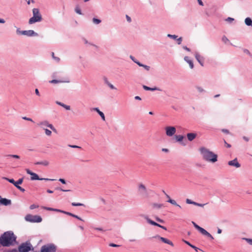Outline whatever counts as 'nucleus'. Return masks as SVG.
Returning <instances> with one entry per match:
<instances>
[{
    "instance_id": "obj_32",
    "label": "nucleus",
    "mask_w": 252,
    "mask_h": 252,
    "mask_svg": "<svg viewBox=\"0 0 252 252\" xmlns=\"http://www.w3.org/2000/svg\"><path fill=\"white\" fill-rule=\"evenodd\" d=\"M45 130V134L48 136H50L51 135L52 132L51 130L47 129V128H44Z\"/></svg>"
},
{
    "instance_id": "obj_51",
    "label": "nucleus",
    "mask_w": 252,
    "mask_h": 252,
    "mask_svg": "<svg viewBox=\"0 0 252 252\" xmlns=\"http://www.w3.org/2000/svg\"><path fill=\"white\" fill-rule=\"evenodd\" d=\"M73 217L75 218H76V219H78V220H80L83 221V220L80 217H79V216H77L76 215L74 214Z\"/></svg>"
},
{
    "instance_id": "obj_52",
    "label": "nucleus",
    "mask_w": 252,
    "mask_h": 252,
    "mask_svg": "<svg viewBox=\"0 0 252 252\" xmlns=\"http://www.w3.org/2000/svg\"><path fill=\"white\" fill-rule=\"evenodd\" d=\"M183 48L184 49H185V50H186V51H188V52H190V49H189V48L188 47H187V46H183Z\"/></svg>"
},
{
    "instance_id": "obj_6",
    "label": "nucleus",
    "mask_w": 252,
    "mask_h": 252,
    "mask_svg": "<svg viewBox=\"0 0 252 252\" xmlns=\"http://www.w3.org/2000/svg\"><path fill=\"white\" fill-rule=\"evenodd\" d=\"M26 220L30 222H40L42 221V218L38 216H32L31 215H27Z\"/></svg>"
},
{
    "instance_id": "obj_46",
    "label": "nucleus",
    "mask_w": 252,
    "mask_h": 252,
    "mask_svg": "<svg viewBox=\"0 0 252 252\" xmlns=\"http://www.w3.org/2000/svg\"><path fill=\"white\" fill-rule=\"evenodd\" d=\"M234 20V19L232 18H231V17H228L226 19V21H227V22H231L232 21H233Z\"/></svg>"
},
{
    "instance_id": "obj_5",
    "label": "nucleus",
    "mask_w": 252,
    "mask_h": 252,
    "mask_svg": "<svg viewBox=\"0 0 252 252\" xmlns=\"http://www.w3.org/2000/svg\"><path fill=\"white\" fill-rule=\"evenodd\" d=\"M26 172H27V173L28 174H30V175H31V179L32 180H50V181H54V180H55L54 179H48V178H44V179H43V178H39L38 176V175L37 174L32 172L31 171H30L28 169H26Z\"/></svg>"
},
{
    "instance_id": "obj_42",
    "label": "nucleus",
    "mask_w": 252,
    "mask_h": 252,
    "mask_svg": "<svg viewBox=\"0 0 252 252\" xmlns=\"http://www.w3.org/2000/svg\"><path fill=\"white\" fill-rule=\"evenodd\" d=\"M62 107H63V108H64L66 110H69L70 109V106L69 105H65V104H63V105H62Z\"/></svg>"
},
{
    "instance_id": "obj_21",
    "label": "nucleus",
    "mask_w": 252,
    "mask_h": 252,
    "mask_svg": "<svg viewBox=\"0 0 252 252\" xmlns=\"http://www.w3.org/2000/svg\"><path fill=\"white\" fill-rule=\"evenodd\" d=\"M175 137L176 140L178 142L182 141L184 139V136L181 135H175Z\"/></svg>"
},
{
    "instance_id": "obj_36",
    "label": "nucleus",
    "mask_w": 252,
    "mask_h": 252,
    "mask_svg": "<svg viewBox=\"0 0 252 252\" xmlns=\"http://www.w3.org/2000/svg\"><path fill=\"white\" fill-rule=\"evenodd\" d=\"M98 114L100 115V116L101 117L103 121L105 120V118L104 114V113L102 112H101V111L99 112Z\"/></svg>"
},
{
    "instance_id": "obj_10",
    "label": "nucleus",
    "mask_w": 252,
    "mask_h": 252,
    "mask_svg": "<svg viewBox=\"0 0 252 252\" xmlns=\"http://www.w3.org/2000/svg\"><path fill=\"white\" fill-rule=\"evenodd\" d=\"M24 35L27 36L28 37L38 36V34L35 32L33 30H30L24 31Z\"/></svg>"
},
{
    "instance_id": "obj_15",
    "label": "nucleus",
    "mask_w": 252,
    "mask_h": 252,
    "mask_svg": "<svg viewBox=\"0 0 252 252\" xmlns=\"http://www.w3.org/2000/svg\"><path fill=\"white\" fill-rule=\"evenodd\" d=\"M188 140L190 141H192L196 137V134L194 133H189L187 135Z\"/></svg>"
},
{
    "instance_id": "obj_41",
    "label": "nucleus",
    "mask_w": 252,
    "mask_h": 252,
    "mask_svg": "<svg viewBox=\"0 0 252 252\" xmlns=\"http://www.w3.org/2000/svg\"><path fill=\"white\" fill-rule=\"evenodd\" d=\"M24 180V178H22L19 179L15 183L19 184V185L22 184Z\"/></svg>"
},
{
    "instance_id": "obj_57",
    "label": "nucleus",
    "mask_w": 252,
    "mask_h": 252,
    "mask_svg": "<svg viewBox=\"0 0 252 252\" xmlns=\"http://www.w3.org/2000/svg\"><path fill=\"white\" fill-rule=\"evenodd\" d=\"M183 241L186 244H187L188 245H189V246H190V247L192 246V244H191L189 242L187 241H186V240H183Z\"/></svg>"
},
{
    "instance_id": "obj_25",
    "label": "nucleus",
    "mask_w": 252,
    "mask_h": 252,
    "mask_svg": "<svg viewBox=\"0 0 252 252\" xmlns=\"http://www.w3.org/2000/svg\"><path fill=\"white\" fill-rule=\"evenodd\" d=\"M143 88L145 90H147V91H155V90H158V89L157 88H150V87H147L146 86H143Z\"/></svg>"
},
{
    "instance_id": "obj_55",
    "label": "nucleus",
    "mask_w": 252,
    "mask_h": 252,
    "mask_svg": "<svg viewBox=\"0 0 252 252\" xmlns=\"http://www.w3.org/2000/svg\"><path fill=\"white\" fill-rule=\"evenodd\" d=\"M43 208L45 210H49V211H53V210H54V209L53 208H49V207H43Z\"/></svg>"
},
{
    "instance_id": "obj_44",
    "label": "nucleus",
    "mask_w": 252,
    "mask_h": 252,
    "mask_svg": "<svg viewBox=\"0 0 252 252\" xmlns=\"http://www.w3.org/2000/svg\"><path fill=\"white\" fill-rule=\"evenodd\" d=\"M63 213L65 214H66V215H68V216H71V217H73V215H74V214H72V213H70V212H65V211H63Z\"/></svg>"
},
{
    "instance_id": "obj_14",
    "label": "nucleus",
    "mask_w": 252,
    "mask_h": 252,
    "mask_svg": "<svg viewBox=\"0 0 252 252\" xmlns=\"http://www.w3.org/2000/svg\"><path fill=\"white\" fill-rule=\"evenodd\" d=\"M11 200L7 199L6 198H0V203L3 204L5 206H7L11 204Z\"/></svg>"
},
{
    "instance_id": "obj_37",
    "label": "nucleus",
    "mask_w": 252,
    "mask_h": 252,
    "mask_svg": "<svg viewBox=\"0 0 252 252\" xmlns=\"http://www.w3.org/2000/svg\"><path fill=\"white\" fill-rule=\"evenodd\" d=\"M39 206L35 204H32L30 206V208L31 210L38 208Z\"/></svg>"
},
{
    "instance_id": "obj_20",
    "label": "nucleus",
    "mask_w": 252,
    "mask_h": 252,
    "mask_svg": "<svg viewBox=\"0 0 252 252\" xmlns=\"http://www.w3.org/2000/svg\"><path fill=\"white\" fill-rule=\"evenodd\" d=\"M168 202L170 203L171 204H173V205H174L175 206H177L178 207H179V208H181V206L179 205V204H178L176 201L174 200H173V199H169L168 201Z\"/></svg>"
},
{
    "instance_id": "obj_63",
    "label": "nucleus",
    "mask_w": 252,
    "mask_h": 252,
    "mask_svg": "<svg viewBox=\"0 0 252 252\" xmlns=\"http://www.w3.org/2000/svg\"><path fill=\"white\" fill-rule=\"evenodd\" d=\"M93 110L97 112L98 114L99 113V112H100L98 108H94Z\"/></svg>"
},
{
    "instance_id": "obj_19",
    "label": "nucleus",
    "mask_w": 252,
    "mask_h": 252,
    "mask_svg": "<svg viewBox=\"0 0 252 252\" xmlns=\"http://www.w3.org/2000/svg\"><path fill=\"white\" fill-rule=\"evenodd\" d=\"M93 22L95 25H98L99 24L101 21V20L96 18H93L92 19Z\"/></svg>"
},
{
    "instance_id": "obj_58",
    "label": "nucleus",
    "mask_w": 252,
    "mask_h": 252,
    "mask_svg": "<svg viewBox=\"0 0 252 252\" xmlns=\"http://www.w3.org/2000/svg\"><path fill=\"white\" fill-rule=\"evenodd\" d=\"M54 59L55 62H59L60 61V59L58 57H55L54 58Z\"/></svg>"
},
{
    "instance_id": "obj_16",
    "label": "nucleus",
    "mask_w": 252,
    "mask_h": 252,
    "mask_svg": "<svg viewBox=\"0 0 252 252\" xmlns=\"http://www.w3.org/2000/svg\"><path fill=\"white\" fill-rule=\"evenodd\" d=\"M195 56L196 60L198 61L199 63H201L202 62H204L205 61L204 57L201 56L198 53H196Z\"/></svg>"
},
{
    "instance_id": "obj_17",
    "label": "nucleus",
    "mask_w": 252,
    "mask_h": 252,
    "mask_svg": "<svg viewBox=\"0 0 252 252\" xmlns=\"http://www.w3.org/2000/svg\"><path fill=\"white\" fill-rule=\"evenodd\" d=\"M245 23L247 26L252 27V19L251 18H246L245 20Z\"/></svg>"
},
{
    "instance_id": "obj_12",
    "label": "nucleus",
    "mask_w": 252,
    "mask_h": 252,
    "mask_svg": "<svg viewBox=\"0 0 252 252\" xmlns=\"http://www.w3.org/2000/svg\"><path fill=\"white\" fill-rule=\"evenodd\" d=\"M155 237L158 238L162 242H163L164 243L167 244H168V245H170V246H171L172 247L174 246L173 243L171 241H170L169 240H168V239H167L166 238L160 237V236H158V235L156 236Z\"/></svg>"
},
{
    "instance_id": "obj_1",
    "label": "nucleus",
    "mask_w": 252,
    "mask_h": 252,
    "mask_svg": "<svg viewBox=\"0 0 252 252\" xmlns=\"http://www.w3.org/2000/svg\"><path fill=\"white\" fill-rule=\"evenodd\" d=\"M16 237L11 231H7L0 237V243L3 246H9L16 241Z\"/></svg>"
},
{
    "instance_id": "obj_59",
    "label": "nucleus",
    "mask_w": 252,
    "mask_h": 252,
    "mask_svg": "<svg viewBox=\"0 0 252 252\" xmlns=\"http://www.w3.org/2000/svg\"><path fill=\"white\" fill-rule=\"evenodd\" d=\"M156 220H157L158 221V222H159L163 223V222H164V221H163V220H161V219H159V218H158V217H157V218H156Z\"/></svg>"
},
{
    "instance_id": "obj_49",
    "label": "nucleus",
    "mask_w": 252,
    "mask_h": 252,
    "mask_svg": "<svg viewBox=\"0 0 252 252\" xmlns=\"http://www.w3.org/2000/svg\"><path fill=\"white\" fill-rule=\"evenodd\" d=\"M68 146L70 147L71 148H79V149L81 148L80 147H79L78 146H76V145H69Z\"/></svg>"
},
{
    "instance_id": "obj_34",
    "label": "nucleus",
    "mask_w": 252,
    "mask_h": 252,
    "mask_svg": "<svg viewBox=\"0 0 252 252\" xmlns=\"http://www.w3.org/2000/svg\"><path fill=\"white\" fill-rule=\"evenodd\" d=\"M177 41V43L178 45H180L183 41V38L182 37H180L179 38H177L176 39Z\"/></svg>"
},
{
    "instance_id": "obj_47",
    "label": "nucleus",
    "mask_w": 252,
    "mask_h": 252,
    "mask_svg": "<svg viewBox=\"0 0 252 252\" xmlns=\"http://www.w3.org/2000/svg\"><path fill=\"white\" fill-rule=\"evenodd\" d=\"M192 224H193L194 227L195 228H196L197 230H198V229L200 228V226H199V225H198L197 224H196L194 222L192 221Z\"/></svg>"
},
{
    "instance_id": "obj_33",
    "label": "nucleus",
    "mask_w": 252,
    "mask_h": 252,
    "mask_svg": "<svg viewBox=\"0 0 252 252\" xmlns=\"http://www.w3.org/2000/svg\"><path fill=\"white\" fill-rule=\"evenodd\" d=\"M71 205L73 206H84V204L81 203H75L72 202L71 203Z\"/></svg>"
},
{
    "instance_id": "obj_18",
    "label": "nucleus",
    "mask_w": 252,
    "mask_h": 252,
    "mask_svg": "<svg viewBox=\"0 0 252 252\" xmlns=\"http://www.w3.org/2000/svg\"><path fill=\"white\" fill-rule=\"evenodd\" d=\"M49 164V162L47 160H44L40 162H37L35 163V164L36 165H43L44 166H48Z\"/></svg>"
},
{
    "instance_id": "obj_31",
    "label": "nucleus",
    "mask_w": 252,
    "mask_h": 252,
    "mask_svg": "<svg viewBox=\"0 0 252 252\" xmlns=\"http://www.w3.org/2000/svg\"><path fill=\"white\" fill-rule=\"evenodd\" d=\"M221 40L222 41L225 43H226L227 42L229 41V40L226 37V36L225 35H223L222 37V38H221Z\"/></svg>"
},
{
    "instance_id": "obj_61",
    "label": "nucleus",
    "mask_w": 252,
    "mask_h": 252,
    "mask_svg": "<svg viewBox=\"0 0 252 252\" xmlns=\"http://www.w3.org/2000/svg\"><path fill=\"white\" fill-rule=\"evenodd\" d=\"M191 247L193 248L194 250H195L196 252H197L198 250H199V248H197L194 245H192Z\"/></svg>"
},
{
    "instance_id": "obj_35",
    "label": "nucleus",
    "mask_w": 252,
    "mask_h": 252,
    "mask_svg": "<svg viewBox=\"0 0 252 252\" xmlns=\"http://www.w3.org/2000/svg\"><path fill=\"white\" fill-rule=\"evenodd\" d=\"M243 239L246 240L250 245H252V239L244 238Z\"/></svg>"
},
{
    "instance_id": "obj_39",
    "label": "nucleus",
    "mask_w": 252,
    "mask_h": 252,
    "mask_svg": "<svg viewBox=\"0 0 252 252\" xmlns=\"http://www.w3.org/2000/svg\"><path fill=\"white\" fill-rule=\"evenodd\" d=\"M206 204H207V203H206V204H200V203H197V202H195L194 203V205L197 206H199V207H203Z\"/></svg>"
},
{
    "instance_id": "obj_62",
    "label": "nucleus",
    "mask_w": 252,
    "mask_h": 252,
    "mask_svg": "<svg viewBox=\"0 0 252 252\" xmlns=\"http://www.w3.org/2000/svg\"><path fill=\"white\" fill-rule=\"evenodd\" d=\"M221 130L224 133H227V134L229 133V131L227 129H222Z\"/></svg>"
},
{
    "instance_id": "obj_8",
    "label": "nucleus",
    "mask_w": 252,
    "mask_h": 252,
    "mask_svg": "<svg viewBox=\"0 0 252 252\" xmlns=\"http://www.w3.org/2000/svg\"><path fill=\"white\" fill-rule=\"evenodd\" d=\"M37 125L38 126H40L43 129L44 128L45 126H47L51 128L53 131H57L56 128L54 127V126L52 124H49V123L46 121L40 122Z\"/></svg>"
},
{
    "instance_id": "obj_4",
    "label": "nucleus",
    "mask_w": 252,
    "mask_h": 252,
    "mask_svg": "<svg viewBox=\"0 0 252 252\" xmlns=\"http://www.w3.org/2000/svg\"><path fill=\"white\" fill-rule=\"evenodd\" d=\"M56 246L50 244L43 246L41 248L40 252H56Z\"/></svg>"
},
{
    "instance_id": "obj_50",
    "label": "nucleus",
    "mask_w": 252,
    "mask_h": 252,
    "mask_svg": "<svg viewBox=\"0 0 252 252\" xmlns=\"http://www.w3.org/2000/svg\"><path fill=\"white\" fill-rule=\"evenodd\" d=\"M185 60L188 63H192L191 61H189V60L188 57H185L184 58Z\"/></svg>"
},
{
    "instance_id": "obj_9",
    "label": "nucleus",
    "mask_w": 252,
    "mask_h": 252,
    "mask_svg": "<svg viewBox=\"0 0 252 252\" xmlns=\"http://www.w3.org/2000/svg\"><path fill=\"white\" fill-rule=\"evenodd\" d=\"M166 134L168 136H172L176 131V128L174 126H169L165 128Z\"/></svg>"
},
{
    "instance_id": "obj_29",
    "label": "nucleus",
    "mask_w": 252,
    "mask_h": 252,
    "mask_svg": "<svg viewBox=\"0 0 252 252\" xmlns=\"http://www.w3.org/2000/svg\"><path fill=\"white\" fill-rule=\"evenodd\" d=\"M75 12H76L77 14H79V15H82V12H81V10L80 8L79 7H78V6L76 7V8H75Z\"/></svg>"
},
{
    "instance_id": "obj_26",
    "label": "nucleus",
    "mask_w": 252,
    "mask_h": 252,
    "mask_svg": "<svg viewBox=\"0 0 252 252\" xmlns=\"http://www.w3.org/2000/svg\"><path fill=\"white\" fill-rule=\"evenodd\" d=\"M167 36L168 37H169L174 40L176 39L178 37V36L175 34H168Z\"/></svg>"
},
{
    "instance_id": "obj_30",
    "label": "nucleus",
    "mask_w": 252,
    "mask_h": 252,
    "mask_svg": "<svg viewBox=\"0 0 252 252\" xmlns=\"http://www.w3.org/2000/svg\"><path fill=\"white\" fill-rule=\"evenodd\" d=\"M139 66L143 67V68L146 70H149L150 69V66L145 65L144 64H138Z\"/></svg>"
},
{
    "instance_id": "obj_43",
    "label": "nucleus",
    "mask_w": 252,
    "mask_h": 252,
    "mask_svg": "<svg viewBox=\"0 0 252 252\" xmlns=\"http://www.w3.org/2000/svg\"><path fill=\"white\" fill-rule=\"evenodd\" d=\"M107 85L109 86V87L111 89H113V90H116V88L112 85L111 84V83L108 82L107 83Z\"/></svg>"
},
{
    "instance_id": "obj_22",
    "label": "nucleus",
    "mask_w": 252,
    "mask_h": 252,
    "mask_svg": "<svg viewBox=\"0 0 252 252\" xmlns=\"http://www.w3.org/2000/svg\"><path fill=\"white\" fill-rule=\"evenodd\" d=\"M198 230L199 231L204 235H206V234H207L208 232L201 227H200Z\"/></svg>"
},
{
    "instance_id": "obj_64",
    "label": "nucleus",
    "mask_w": 252,
    "mask_h": 252,
    "mask_svg": "<svg viewBox=\"0 0 252 252\" xmlns=\"http://www.w3.org/2000/svg\"><path fill=\"white\" fill-rule=\"evenodd\" d=\"M224 143L227 148L231 147V145L229 144H228L225 140H224Z\"/></svg>"
},
{
    "instance_id": "obj_53",
    "label": "nucleus",
    "mask_w": 252,
    "mask_h": 252,
    "mask_svg": "<svg viewBox=\"0 0 252 252\" xmlns=\"http://www.w3.org/2000/svg\"><path fill=\"white\" fill-rule=\"evenodd\" d=\"M8 156L12 157L13 158H20L19 156L16 155H8Z\"/></svg>"
},
{
    "instance_id": "obj_11",
    "label": "nucleus",
    "mask_w": 252,
    "mask_h": 252,
    "mask_svg": "<svg viewBox=\"0 0 252 252\" xmlns=\"http://www.w3.org/2000/svg\"><path fill=\"white\" fill-rule=\"evenodd\" d=\"M145 219H146L147 222L148 223H149L150 224H151L152 225H155V226H157L158 227H159L163 229L164 230H166V228L165 226H162V225L158 224V223H157V222H155L154 221L151 220V219H150L148 217H145Z\"/></svg>"
},
{
    "instance_id": "obj_60",
    "label": "nucleus",
    "mask_w": 252,
    "mask_h": 252,
    "mask_svg": "<svg viewBox=\"0 0 252 252\" xmlns=\"http://www.w3.org/2000/svg\"><path fill=\"white\" fill-rule=\"evenodd\" d=\"M59 181L63 184H66L65 181L63 179H60Z\"/></svg>"
},
{
    "instance_id": "obj_56",
    "label": "nucleus",
    "mask_w": 252,
    "mask_h": 252,
    "mask_svg": "<svg viewBox=\"0 0 252 252\" xmlns=\"http://www.w3.org/2000/svg\"><path fill=\"white\" fill-rule=\"evenodd\" d=\"M126 19L127 22H131V19L129 16H128V15H126Z\"/></svg>"
},
{
    "instance_id": "obj_40",
    "label": "nucleus",
    "mask_w": 252,
    "mask_h": 252,
    "mask_svg": "<svg viewBox=\"0 0 252 252\" xmlns=\"http://www.w3.org/2000/svg\"><path fill=\"white\" fill-rule=\"evenodd\" d=\"M130 58L132 60V61L134 63H140V62H138L136 61V60L135 59V58L132 56H130Z\"/></svg>"
},
{
    "instance_id": "obj_24",
    "label": "nucleus",
    "mask_w": 252,
    "mask_h": 252,
    "mask_svg": "<svg viewBox=\"0 0 252 252\" xmlns=\"http://www.w3.org/2000/svg\"><path fill=\"white\" fill-rule=\"evenodd\" d=\"M16 33L18 35H23L24 34V31H21L20 30V29L19 28H17L16 29Z\"/></svg>"
},
{
    "instance_id": "obj_48",
    "label": "nucleus",
    "mask_w": 252,
    "mask_h": 252,
    "mask_svg": "<svg viewBox=\"0 0 252 252\" xmlns=\"http://www.w3.org/2000/svg\"><path fill=\"white\" fill-rule=\"evenodd\" d=\"M17 188L19 189L20 191L22 192H24L25 191V189L19 186L18 187H17Z\"/></svg>"
},
{
    "instance_id": "obj_28",
    "label": "nucleus",
    "mask_w": 252,
    "mask_h": 252,
    "mask_svg": "<svg viewBox=\"0 0 252 252\" xmlns=\"http://www.w3.org/2000/svg\"><path fill=\"white\" fill-rule=\"evenodd\" d=\"M3 179L8 181L10 183H12L13 184H14V183H16V182L13 179H8V178H6V177H3Z\"/></svg>"
},
{
    "instance_id": "obj_54",
    "label": "nucleus",
    "mask_w": 252,
    "mask_h": 252,
    "mask_svg": "<svg viewBox=\"0 0 252 252\" xmlns=\"http://www.w3.org/2000/svg\"><path fill=\"white\" fill-rule=\"evenodd\" d=\"M207 236L210 238L212 240L214 239V237L212 236L211 234H210L209 232L207 233V234H206Z\"/></svg>"
},
{
    "instance_id": "obj_7",
    "label": "nucleus",
    "mask_w": 252,
    "mask_h": 252,
    "mask_svg": "<svg viewBox=\"0 0 252 252\" xmlns=\"http://www.w3.org/2000/svg\"><path fill=\"white\" fill-rule=\"evenodd\" d=\"M32 246L30 243L22 244L19 247L20 252H28L31 250Z\"/></svg>"
},
{
    "instance_id": "obj_45",
    "label": "nucleus",
    "mask_w": 252,
    "mask_h": 252,
    "mask_svg": "<svg viewBox=\"0 0 252 252\" xmlns=\"http://www.w3.org/2000/svg\"><path fill=\"white\" fill-rule=\"evenodd\" d=\"M139 189H142L144 191L146 190V187L143 184H141L139 185Z\"/></svg>"
},
{
    "instance_id": "obj_38",
    "label": "nucleus",
    "mask_w": 252,
    "mask_h": 252,
    "mask_svg": "<svg viewBox=\"0 0 252 252\" xmlns=\"http://www.w3.org/2000/svg\"><path fill=\"white\" fill-rule=\"evenodd\" d=\"M186 203H188V204H193V205H194V203H195V202L192 201H191V200H190L189 199H186Z\"/></svg>"
},
{
    "instance_id": "obj_2",
    "label": "nucleus",
    "mask_w": 252,
    "mask_h": 252,
    "mask_svg": "<svg viewBox=\"0 0 252 252\" xmlns=\"http://www.w3.org/2000/svg\"><path fill=\"white\" fill-rule=\"evenodd\" d=\"M199 150L203 159L206 161L213 163L217 161L218 156L213 152L204 147L200 148Z\"/></svg>"
},
{
    "instance_id": "obj_27",
    "label": "nucleus",
    "mask_w": 252,
    "mask_h": 252,
    "mask_svg": "<svg viewBox=\"0 0 252 252\" xmlns=\"http://www.w3.org/2000/svg\"><path fill=\"white\" fill-rule=\"evenodd\" d=\"M49 82L50 83H58L65 82V81H61V80H52L51 81H50Z\"/></svg>"
},
{
    "instance_id": "obj_23",
    "label": "nucleus",
    "mask_w": 252,
    "mask_h": 252,
    "mask_svg": "<svg viewBox=\"0 0 252 252\" xmlns=\"http://www.w3.org/2000/svg\"><path fill=\"white\" fill-rule=\"evenodd\" d=\"M152 205L153 208H158V209H159V208H160L161 207H162V204H158V203H153V204H152Z\"/></svg>"
},
{
    "instance_id": "obj_3",
    "label": "nucleus",
    "mask_w": 252,
    "mask_h": 252,
    "mask_svg": "<svg viewBox=\"0 0 252 252\" xmlns=\"http://www.w3.org/2000/svg\"><path fill=\"white\" fill-rule=\"evenodd\" d=\"M32 11L33 16L30 18L29 20V24L32 25L36 22H41L42 20V18L39 9L34 8L32 9Z\"/></svg>"
},
{
    "instance_id": "obj_13",
    "label": "nucleus",
    "mask_w": 252,
    "mask_h": 252,
    "mask_svg": "<svg viewBox=\"0 0 252 252\" xmlns=\"http://www.w3.org/2000/svg\"><path fill=\"white\" fill-rule=\"evenodd\" d=\"M228 164L230 166H235L236 168H239L241 166L240 163L238 162L237 158H235L232 160L229 161L228 162Z\"/></svg>"
}]
</instances>
